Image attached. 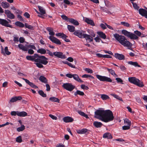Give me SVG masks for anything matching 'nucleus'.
Masks as SVG:
<instances>
[{"mask_svg":"<svg viewBox=\"0 0 147 147\" xmlns=\"http://www.w3.org/2000/svg\"><path fill=\"white\" fill-rule=\"evenodd\" d=\"M94 113L95 118L105 123L112 121L114 118L112 112L109 110H97Z\"/></svg>","mask_w":147,"mask_h":147,"instance_id":"1","label":"nucleus"},{"mask_svg":"<svg viewBox=\"0 0 147 147\" xmlns=\"http://www.w3.org/2000/svg\"><path fill=\"white\" fill-rule=\"evenodd\" d=\"M28 60L34 62V64L39 68H43L42 64L46 65L48 63V59L43 56H39L35 54L33 55L27 56L26 57Z\"/></svg>","mask_w":147,"mask_h":147,"instance_id":"2","label":"nucleus"},{"mask_svg":"<svg viewBox=\"0 0 147 147\" xmlns=\"http://www.w3.org/2000/svg\"><path fill=\"white\" fill-rule=\"evenodd\" d=\"M113 36L116 40L123 46L129 48L132 47V44L127 40L124 36L115 33L113 34Z\"/></svg>","mask_w":147,"mask_h":147,"instance_id":"3","label":"nucleus"},{"mask_svg":"<svg viewBox=\"0 0 147 147\" xmlns=\"http://www.w3.org/2000/svg\"><path fill=\"white\" fill-rule=\"evenodd\" d=\"M121 33L125 36L131 39H138V37L136 36H140L141 35V32L138 30L134 31V34L128 32L125 30H123L121 31Z\"/></svg>","mask_w":147,"mask_h":147,"instance_id":"4","label":"nucleus"},{"mask_svg":"<svg viewBox=\"0 0 147 147\" xmlns=\"http://www.w3.org/2000/svg\"><path fill=\"white\" fill-rule=\"evenodd\" d=\"M47 30L49 32V34L52 35L49 36L50 40L52 42L56 44L59 45H61V42L60 40L53 36L55 35V33L53 31V29L50 27H47Z\"/></svg>","mask_w":147,"mask_h":147,"instance_id":"5","label":"nucleus"},{"mask_svg":"<svg viewBox=\"0 0 147 147\" xmlns=\"http://www.w3.org/2000/svg\"><path fill=\"white\" fill-rule=\"evenodd\" d=\"M129 81L137 86L142 87L144 86L143 82L140 81L138 79L135 77H131L128 78Z\"/></svg>","mask_w":147,"mask_h":147,"instance_id":"6","label":"nucleus"},{"mask_svg":"<svg viewBox=\"0 0 147 147\" xmlns=\"http://www.w3.org/2000/svg\"><path fill=\"white\" fill-rule=\"evenodd\" d=\"M66 76L70 78H73L74 80L80 82L82 83L83 82V81L79 78L77 74H68L66 75Z\"/></svg>","mask_w":147,"mask_h":147,"instance_id":"7","label":"nucleus"},{"mask_svg":"<svg viewBox=\"0 0 147 147\" xmlns=\"http://www.w3.org/2000/svg\"><path fill=\"white\" fill-rule=\"evenodd\" d=\"M63 87L67 90L71 91L75 88V86L72 85L71 83H66L64 84Z\"/></svg>","mask_w":147,"mask_h":147,"instance_id":"8","label":"nucleus"},{"mask_svg":"<svg viewBox=\"0 0 147 147\" xmlns=\"http://www.w3.org/2000/svg\"><path fill=\"white\" fill-rule=\"evenodd\" d=\"M96 76L97 78L100 81H106L109 82H111V79L105 76H102L99 75H96Z\"/></svg>","mask_w":147,"mask_h":147,"instance_id":"9","label":"nucleus"},{"mask_svg":"<svg viewBox=\"0 0 147 147\" xmlns=\"http://www.w3.org/2000/svg\"><path fill=\"white\" fill-rule=\"evenodd\" d=\"M84 32L83 30H77L74 31V34L80 38H84Z\"/></svg>","mask_w":147,"mask_h":147,"instance_id":"10","label":"nucleus"},{"mask_svg":"<svg viewBox=\"0 0 147 147\" xmlns=\"http://www.w3.org/2000/svg\"><path fill=\"white\" fill-rule=\"evenodd\" d=\"M4 13L7 17L11 19H13L15 18V16L9 10H5Z\"/></svg>","mask_w":147,"mask_h":147,"instance_id":"11","label":"nucleus"},{"mask_svg":"<svg viewBox=\"0 0 147 147\" xmlns=\"http://www.w3.org/2000/svg\"><path fill=\"white\" fill-rule=\"evenodd\" d=\"M146 9L140 8L139 9V13L143 16H144L147 19V8H146Z\"/></svg>","mask_w":147,"mask_h":147,"instance_id":"12","label":"nucleus"},{"mask_svg":"<svg viewBox=\"0 0 147 147\" xmlns=\"http://www.w3.org/2000/svg\"><path fill=\"white\" fill-rule=\"evenodd\" d=\"M8 22L5 19L0 18V24L2 25L9 27H11V25L8 24Z\"/></svg>","mask_w":147,"mask_h":147,"instance_id":"13","label":"nucleus"},{"mask_svg":"<svg viewBox=\"0 0 147 147\" xmlns=\"http://www.w3.org/2000/svg\"><path fill=\"white\" fill-rule=\"evenodd\" d=\"M54 55L58 58L61 59H65L66 58L65 55L63 54V53L61 52H54Z\"/></svg>","mask_w":147,"mask_h":147,"instance_id":"14","label":"nucleus"},{"mask_svg":"<svg viewBox=\"0 0 147 147\" xmlns=\"http://www.w3.org/2000/svg\"><path fill=\"white\" fill-rule=\"evenodd\" d=\"M22 98L21 96H15L12 97L10 100L9 103H13L16 102L18 100H21Z\"/></svg>","mask_w":147,"mask_h":147,"instance_id":"15","label":"nucleus"},{"mask_svg":"<svg viewBox=\"0 0 147 147\" xmlns=\"http://www.w3.org/2000/svg\"><path fill=\"white\" fill-rule=\"evenodd\" d=\"M22 79L24 80L31 87L34 88H38L37 86L34 84L30 82L29 81L26 79L22 78Z\"/></svg>","mask_w":147,"mask_h":147,"instance_id":"16","label":"nucleus"},{"mask_svg":"<svg viewBox=\"0 0 147 147\" xmlns=\"http://www.w3.org/2000/svg\"><path fill=\"white\" fill-rule=\"evenodd\" d=\"M114 56L119 60H123L125 58V56L123 55L118 53L115 54Z\"/></svg>","mask_w":147,"mask_h":147,"instance_id":"17","label":"nucleus"},{"mask_svg":"<svg viewBox=\"0 0 147 147\" xmlns=\"http://www.w3.org/2000/svg\"><path fill=\"white\" fill-rule=\"evenodd\" d=\"M63 119L64 121L66 123L71 122H72L74 120L72 118L69 117H64L63 118Z\"/></svg>","mask_w":147,"mask_h":147,"instance_id":"18","label":"nucleus"},{"mask_svg":"<svg viewBox=\"0 0 147 147\" xmlns=\"http://www.w3.org/2000/svg\"><path fill=\"white\" fill-rule=\"evenodd\" d=\"M18 47L20 49L24 51H27L28 50L27 45L24 46L22 44H20L18 45Z\"/></svg>","mask_w":147,"mask_h":147,"instance_id":"19","label":"nucleus"},{"mask_svg":"<svg viewBox=\"0 0 147 147\" xmlns=\"http://www.w3.org/2000/svg\"><path fill=\"white\" fill-rule=\"evenodd\" d=\"M84 38H85L86 40H88L89 42H90L93 41V38L90 35L85 34L84 37Z\"/></svg>","mask_w":147,"mask_h":147,"instance_id":"20","label":"nucleus"},{"mask_svg":"<svg viewBox=\"0 0 147 147\" xmlns=\"http://www.w3.org/2000/svg\"><path fill=\"white\" fill-rule=\"evenodd\" d=\"M84 20L87 24L92 26L94 25V24L92 20L87 18H86L84 19Z\"/></svg>","mask_w":147,"mask_h":147,"instance_id":"21","label":"nucleus"},{"mask_svg":"<svg viewBox=\"0 0 147 147\" xmlns=\"http://www.w3.org/2000/svg\"><path fill=\"white\" fill-rule=\"evenodd\" d=\"M69 22L76 26H78L79 24V23L77 21L73 18H70L69 19Z\"/></svg>","mask_w":147,"mask_h":147,"instance_id":"22","label":"nucleus"},{"mask_svg":"<svg viewBox=\"0 0 147 147\" xmlns=\"http://www.w3.org/2000/svg\"><path fill=\"white\" fill-rule=\"evenodd\" d=\"M1 5L2 7L4 9L10 7L9 4L7 2H2Z\"/></svg>","mask_w":147,"mask_h":147,"instance_id":"23","label":"nucleus"},{"mask_svg":"<svg viewBox=\"0 0 147 147\" xmlns=\"http://www.w3.org/2000/svg\"><path fill=\"white\" fill-rule=\"evenodd\" d=\"M93 125L96 127L100 128L102 126V124L101 122L95 121L93 123Z\"/></svg>","mask_w":147,"mask_h":147,"instance_id":"24","label":"nucleus"},{"mask_svg":"<svg viewBox=\"0 0 147 147\" xmlns=\"http://www.w3.org/2000/svg\"><path fill=\"white\" fill-rule=\"evenodd\" d=\"M27 115V113L25 111L18 112V116L20 117H25Z\"/></svg>","mask_w":147,"mask_h":147,"instance_id":"25","label":"nucleus"},{"mask_svg":"<svg viewBox=\"0 0 147 147\" xmlns=\"http://www.w3.org/2000/svg\"><path fill=\"white\" fill-rule=\"evenodd\" d=\"M104 138H107L108 139H111L112 136L111 134L109 133H106L104 134L103 136Z\"/></svg>","mask_w":147,"mask_h":147,"instance_id":"26","label":"nucleus"},{"mask_svg":"<svg viewBox=\"0 0 147 147\" xmlns=\"http://www.w3.org/2000/svg\"><path fill=\"white\" fill-rule=\"evenodd\" d=\"M128 63L129 64L134 65L135 67H141L138 64V63L136 62L130 61L128 62Z\"/></svg>","mask_w":147,"mask_h":147,"instance_id":"27","label":"nucleus"},{"mask_svg":"<svg viewBox=\"0 0 147 147\" xmlns=\"http://www.w3.org/2000/svg\"><path fill=\"white\" fill-rule=\"evenodd\" d=\"M97 34L100 36L102 38L105 39L106 38V35L105 33L102 32H98Z\"/></svg>","mask_w":147,"mask_h":147,"instance_id":"28","label":"nucleus"},{"mask_svg":"<svg viewBox=\"0 0 147 147\" xmlns=\"http://www.w3.org/2000/svg\"><path fill=\"white\" fill-rule=\"evenodd\" d=\"M39 80L41 82L45 83H47V80L45 77L43 76H41L39 78Z\"/></svg>","mask_w":147,"mask_h":147,"instance_id":"29","label":"nucleus"},{"mask_svg":"<svg viewBox=\"0 0 147 147\" xmlns=\"http://www.w3.org/2000/svg\"><path fill=\"white\" fill-rule=\"evenodd\" d=\"M67 28L71 32H73L75 31V27L72 26L68 25Z\"/></svg>","mask_w":147,"mask_h":147,"instance_id":"30","label":"nucleus"},{"mask_svg":"<svg viewBox=\"0 0 147 147\" xmlns=\"http://www.w3.org/2000/svg\"><path fill=\"white\" fill-rule=\"evenodd\" d=\"M38 53H40L42 54H45L46 53V51L44 49L40 48L37 51Z\"/></svg>","mask_w":147,"mask_h":147,"instance_id":"31","label":"nucleus"},{"mask_svg":"<svg viewBox=\"0 0 147 147\" xmlns=\"http://www.w3.org/2000/svg\"><path fill=\"white\" fill-rule=\"evenodd\" d=\"M38 7L39 10L42 14H44L46 13V11L45 9H44L42 7L38 6Z\"/></svg>","mask_w":147,"mask_h":147,"instance_id":"32","label":"nucleus"},{"mask_svg":"<svg viewBox=\"0 0 147 147\" xmlns=\"http://www.w3.org/2000/svg\"><path fill=\"white\" fill-rule=\"evenodd\" d=\"M49 100L55 102H57L58 103L59 102V100L58 98H55V97H50L49 99Z\"/></svg>","mask_w":147,"mask_h":147,"instance_id":"33","label":"nucleus"},{"mask_svg":"<svg viewBox=\"0 0 147 147\" xmlns=\"http://www.w3.org/2000/svg\"><path fill=\"white\" fill-rule=\"evenodd\" d=\"M15 24L17 26L20 27H23L24 26V24L23 23L18 21L16 22L15 23Z\"/></svg>","mask_w":147,"mask_h":147,"instance_id":"34","label":"nucleus"},{"mask_svg":"<svg viewBox=\"0 0 147 147\" xmlns=\"http://www.w3.org/2000/svg\"><path fill=\"white\" fill-rule=\"evenodd\" d=\"M101 98L103 100H105L109 98V97L108 95L105 94H101Z\"/></svg>","mask_w":147,"mask_h":147,"instance_id":"35","label":"nucleus"},{"mask_svg":"<svg viewBox=\"0 0 147 147\" xmlns=\"http://www.w3.org/2000/svg\"><path fill=\"white\" fill-rule=\"evenodd\" d=\"M87 131V129H83L80 130H78L77 132L79 134H83L85 133Z\"/></svg>","mask_w":147,"mask_h":147,"instance_id":"36","label":"nucleus"},{"mask_svg":"<svg viewBox=\"0 0 147 147\" xmlns=\"http://www.w3.org/2000/svg\"><path fill=\"white\" fill-rule=\"evenodd\" d=\"M111 95L117 99L122 101H123L122 98L119 96H118L117 95L115 94H111Z\"/></svg>","mask_w":147,"mask_h":147,"instance_id":"37","label":"nucleus"},{"mask_svg":"<svg viewBox=\"0 0 147 147\" xmlns=\"http://www.w3.org/2000/svg\"><path fill=\"white\" fill-rule=\"evenodd\" d=\"M77 94H78L80 96H83L84 95V93L83 92L77 90L74 93L75 95H77Z\"/></svg>","mask_w":147,"mask_h":147,"instance_id":"38","label":"nucleus"},{"mask_svg":"<svg viewBox=\"0 0 147 147\" xmlns=\"http://www.w3.org/2000/svg\"><path fill=\"white\" fill-rule=\"evenodd\" d=\"M25 128V126L23 125H21L20 127L18 128L17 129V130L18 131L20 132L24 130Z\"/></svg>","mask_w":147,"mask_h":147,"instance_id":"39","label":"nucleus"},{"mask_svg":"<svg viewBox=\"0 0 147 147\" xmlns=\"http://www.w3.org/2000/svg\"><path fill=\"white\" fill-rule=\"evenodd\" d=\"M121 24L125 27H130V24L128 22H121Z\"/></svg>","mask_w":147,"mask_h":147,"instance_id":"40","label":"nucleus"},{"mask_svg":"<svg viewBox=\"0 0 147 147\" xmlns=\"http://www.w3.org/2000/svg\"><path fill=\"white\" fill-rule=\"evenodd\" d=\"M78 113L80 115L85 117L86 118H88V115L83 112L81 111H78Z\"/></svg>","mask_w":147,"mask_h":147,"instance_id":"41","label":"nucleus"},{"mask_svg":"<svg viewBox=\"0 0 147 147\" xmlns=\"http://www.w3.org/2000/svg\"><path fill=\"white\" fill-rule=\"evenodd\" d=\"M82 77L83 78H88V77L90 78L94 79V77L91 76V75L86 74H85L83 75Z\"/></svg>","mask_w":147,"mask_h":147,"instance_id":"42","label":"nucleus"},{"mask_svg":"<svg viewBox=\"0 0 147 147\" xmlns=\"http://www.w3.org/2000/svg\"><path fill=\"white\" fill-rule=\"evenodd\" d=\"M124 123L127 125L131 126V123L130 121L128 119H126L124 120Z\"/></svg>","mask_w":147,"mask_h":147,"instance_id":"43","label":"nucleus"},{"mask_svg":"<svg viewBox=\"0 0 147 147\" xmlns=\"http://www.w3.org/2000/svg\"><path fill=\"white\" fill-rule=\"evenodd\" d=\"M38 93L41 96H42L43 97H46V94L44 93L43 92L42 90H39L38 92Z\"/></svg>","mask_w":147,"mask_h":147,"instance_id":"44","label":"nucleus"},{"mask_svg":"<svg viewBox=\"0 0 147 147\" xmlns=\"http://www.w3.org/2000/svg\"><path fill=\"white\" fill-rule=\"evenodd\" d=\"M4 51L5 54L7 55H9L11 54V52L8 51L7 47H5L4 48Z\"/></svg>","mask_w":147,"mask_h":147,"instance_id":"45","label":"nucleus"},{"mask_svg":"<svg viewBox=\"0 0 147 147\" xmlns=\"http://www.w3.org/2000/svg\"><path fill=\"white\" fill-rule=\"evenodd\" d=\"M16 141L18 143H21L22 142V140L21 136H19L18 137L16 138Z\"/></svg>","mask_w":147,"mask_h":147,"instance_id":"46","label":"nucleus"},{"mask_svg":"<svg viewBox=\"0 0 147 147\" xmlns=\"http://www.w3.org/2000/svg\"><path fill=\"white\" fill-rule=\"evenodd\" d=\"M110 74L112 75H113L114 77H118L117 75L115 74V71L111 69L109 72Z\"/></svg>","mask_w":147,"mask_h":147,"instance_id":"47","label":"nucleus"},{"mask_svg":"<svg viewBox=\"0 0 147 147\" xmlns=\"http://www.w3.org/2000/svg\"><path fill=\"white\" fill-rule=\"evenodd\" d=\"M62 18L67 21H69V19H70V18H68L67 16L64 15H63L61 16Z\"/></svg>","mask_w":147,"mask_h":147,"instance_id":"48","label":"nucleus"},{"mask_svg":"<svg viewBox=\"0 0 147 147\" xmlns=\"http://www.w3.org/2000/svg\"><path fill=\"white\" fill-rule=\"evenodd\" d=\"M25 26L26 28H27L30 29H32L33 28V26L30 25H29L27 23L25 24Z\"/></svg>","mask_w":147,"mask_h":147,"instance_id":"49","label":"nucleus"},{"mask_svg":"<svg viewBox=\"0 0 147 147\" xmlns=\"http://www.w3.org/2000/svg\"><path fill=\"white\" fill-rule=\"evenodd\" d=\"M84 70L88 73H92L93 72V71L89 68H86L84 69Z\"/></svg>","mask_w":147,"mask_h":147,"instance_id":"50","label":"nucleus"},{"mask_svg":"<svg viewBox=\"0 0 147 147\" xmlns=\"http://www.w3.org/2000/svg\"><path fill=\"white\" fill-rule=\"evenodd\" d=\"M81 88L84 90H87L89 89L88 87L84 84L82 85L81 86Z\"/></svg>","mask_w":147,"mask_h":147,"instance_id":"51","label":"nucleus"},{"mask_svg":"<svg viewBox=\"0 0 147 147\" xmlns=\"http://www.w3.org/2000/svg\"><path fill=\"white\" fill-rule=\"evenodd\" d=\"M27 47L28 49L29 48H31L34 49H36V48L35 46L33 45H27Z\"/></svg>","mask_w":147,"mask_h":147,"instance_id":"52","label":"nucleus"},{"mask_svg":"<svg viewBox=\"0 0 147 147\" xmlns=\"http://www.w3.org/2000/svg\"><path fill=\"white\" fill-rule=\"evenodd\" d=\"M133 4V7L136 9L138 10L139 9V7L137 5L136 3L132 2Z\"/></svg>","mask_w":147,"mask_h":147,"instance_id":"53","label":"nucleus"},{"mask_svg":"<svg viewBox=\"0 0 147 147\" xmlns=\"http://www.w3.org/2000/svg\"><path fill=\"white\" fill-rule=\"evenodd\" d=\"M130 126L129 125H125L122 127V128L124 130H128L130 129Z\"/></svg>","mask_w":147,"mask_h":147,"instance_id":"54","label":"nucleus"},{"mask_svg":"<svg viewBox=\"0 0 147 147\" xmlns=\"http://www.w3.org/2000/svg\"><path fill=\"white\" fill-rule=\"evenodd\" d=\"M49 116L51 118H52V119H54V120H57V117L53 115H52L51 114H50L49 115Z\"/></svg>","mask_w":147,"mask_h":147,"instance_id":"55","label":"nucleus"},{"mask_svg":"<svg viewBox=\"0 0 147 147\" xmlns=\"http://www.w3.org/2000/svg\"><path fill=\"white\" fill-rule=\"evenodd\" d=\"M116 80L118 83H121L122 84H123L122 82L123 80L120 78H116Z\"/></svg>","mask_w":147,"mask_h":147,"instance_id":"56","label":"nucleus"},{"mask_svg":"<svg viewBox=\"0 0 147 147\" xmlns=\"http://www.w3.org/2000/svg\"><path fill=\"white\" fill-rule=\"evenodd\" d=\"M18 111H12L11 112V114L12 115H13V116H16V115H18Z\"/></svg>","mask_w":147,"mask_h":147,"instance_id":"57","label":"nucleus"},{"mask_svg":"<svg viewBox=\"0 0 147 147\" xmlns=\"http://www.w3.org/2000/svg\"><path fill=\"white\" fill-rule=\"evenodd\" d=\"M94 40L97 42H100L101 40L98 37H96L94 38Z\"/></svg>","mask_w":147,"mask_h":147,"instance_id":"58","label":"nucleus"},{"mask_svg":"<svg viewBox=\"0 0 147 147\" xmlns=\"http://www.w3.org/2000/svg\"><path fill=\"white\" fill-rule=\"evenodd\" d=\"M100 26L101 28H102V29H105L106 28V25L105 24H100Z\"/></svg>","mask_w":147,"mask_h":147,"instance_id":"59","label":"nucleus"},{"mask_svg":"<svg viewBox=\"0 0 147 147\" xmlns=\"http://www.w3.org/2000/svg\"><path fill=\"white\" fill-rule=\"evenodd\" d=\"M104 1L106 6L108 7H109L110 6V3L107 0H105Z\"/></svg>","mask_w":147,"mask_h":147,"instance_id":"60","label":"nucleus"},{"mask_svg":"<svg viewBox=\"0 0 147 147\" xmlns=\"http://www.w3.org/2000/svg\"><path fill=\"white\" fill-rule=\"evenodd\" d=\"M25 39L22 37H20L19 39V41L20 43H22L24 42Z\"/></svg>","mask_w":147,"mask_h":147,"instance_id":"61","label":"nucleus"},{"mask_svg":"<svg viewBox=\"0 0 147 147\" xmlns=\"http://www.w3.org/2000/svg\"><path fill=\"white\" fill-rule=\"evenodd\" d=\"M24 16H25L28 18H30V15L27 12H25V13H24Z\"/></svg>","mask_w":147,"mask_h":147,"instance_id":"62","label":"nucleus"},{"mask_svg":"<svg viewBox=\"0 0 147 147\" xmlns=\"http://www.w3.org/2000/svg\"><path fill=\"white\" fill-rule=\"evenodd\" d=\"M28 53L29 54L32 55L34 53V51L32 49H29L28 50Z\"/></svg>","mask_w":147,"mask_h":147,"instance_id":"63","label":"nucleus"},{"mask_svg":"<svg viewBox=\"0 0 147 147\" xmlns=\"http://www.w3.org/2000/svg\"><path fill=\"white\" fill-rule=\"evenodd\" d=\"M65 145L62 144L60 143L57 144L56 147H65Z\"/></svg>","mask_w":147,"mask_h":147,"instance_id":"64","label":"nucleus"}]
</instances>
